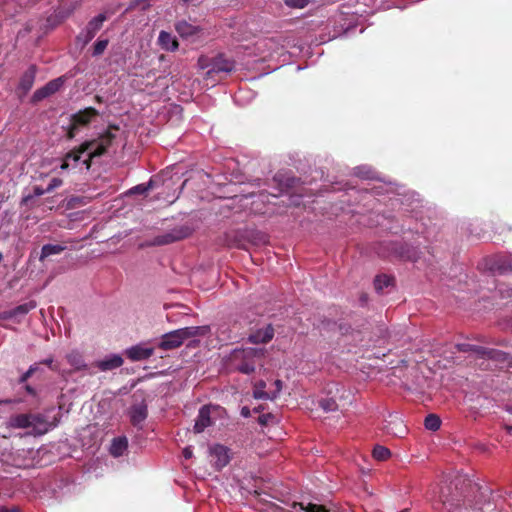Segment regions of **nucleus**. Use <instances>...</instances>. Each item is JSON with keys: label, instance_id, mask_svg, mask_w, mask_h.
Wrapping results in <instances>:
<instances>
[{"label": "nucleus", "instance_id": "nucleus-1", "mask_svg": "<svg viewBox=\"0 0 512 512\" xmlns=\"http://www.w3.org/2000/svg\"><path fill=\"white\" fill-rule=\"evenodd\" d=\"M265 356L262 348H236L227 357V368L242 374H251Z\"/></svg>", "mask_w": 512, "mask_h": 512}, {"label": "nucleus", "instance_id": "nucleus-2", "mask_svg": "<svg viewBox=\"0 0 512 512\" xmlns=\"http://www.w3.org/2000/svg\"><path fill=\"white\" fill-rule=\"evenodd\" d=\"M210 332L209 326H191L177 329L162 335L157 347L168 351L180 347L185 340L196 336H205Z\"/></svg>", "mask_w": 512, "mask_h": 512}, {"label": "nucleus", "instance_id": "nucleus-3", "mask_svg": "<svg viewBox=\"0 0 512 512\" xmlns=\"http://www.w3.org/2000/svg\"><path fill=\"white\" fill-rule=\"evenodd\" d=\"M226 243L230 247L247 249L248 244L260 245L267 241V235L255 229L232 230L225 234Z\"/></svg>", "mask_w": 512, "mask_h": 512}, {"label": "nucleus", "instance_id": "nucleus-4", "mask_svg": "<svg viewBox=\"0 0 512 512\" xmlns=\"http://www.w3.org/2000/svg\"><path fill=\"white\" fill-rule=\"evenodd\" d=\"M118 130L119 126L110 124L107 130L102 135H100L98 139L92 140L93 142H96V144L90 149L88 158L83 161L86 169H90L93 158L99 157L106 153L107 149L111 146L116 138V135L113 133V131Z\"/></svg>", "mask_w": 512, "mask_h": 512}, {"label": "nucleus", "instance_id": "nucleus-5", "mask_svg": "<svg viewBox=\"0 0 512 512\" xmlns=\"http://www.w3.org/2000/svg\"><path fill=\"white\" fill-rule=\"evenodd\" d=\"M192 233L193 229L189 225L176 226L169 232L156 236L152 241V245L162 246L171 244L189 237Z\"/></svg>", "mask_w": 512, "mask_h": 512}, {"label": "nucleus", "instance_id": "nucleus-6", "mask_svg": "<svg viewBox=\"0 0 512 512\" xmlns=\"http://www.w3.org/2000/svg\"><path fill=\"white\" fill-rule=\"evenodd\" d=\"M106 19L107 16L105 13H100L98 16L91 19L86 28L77 35L76 42L81 44L82 47H85L95 37Z\"/></svg>", "mask_w": 512, "mask_h": 512}, {"label": "nucleus", "instance_id": "nucleus-7", "mask_svg": "<svg viewBox=\"0 0 512 512\" xmlns=\"http://www.w3.org/2000/svg\"><path fill=\"white\" fill-rule=\"evenodd\" d=\"M99 115V112L93 107H87L83 110L78 111L71 117V124L68 129L67 136L72 139L79 126H84L90 123V121Z\"/></svg>", "mask_w": 512, "mask_h": 512}, {"label": "nucleus", "instance_id": "nucleus-8", "mask_svg": "<svg viewBox=\"0 0 512 512\" xmlns=\"http://www.w3.org/2000/svg\"><path fill=\"white\" fill-rule=\"evenodd\" d=\"M211 462L217 471L222 470L231 460L230 449L222 444H215L209 449Z\"/></svg>", "mask_w": 512, "mask_h": 512}, {"label": "nucleus", "instance_id": "nucleus-9", "mask_svg": "<svg viewBox=\"0 0 512 512\" xmlns=\"http://www.w3.org/2000/svg\"><path fill=\"white\" fill-rule=\"evenodd\" d=\"M64 81L65 80L63 77H58L56 79L49 81L43 87L38 88L31 97V103L36 104L48 98L49 96L55 94L63 86Z\"/></svg>", "mask_w": 512, "mask_h": 512}, {"label": "nucleus", "instance_id": "nucleus-10", "mask_svg": "<svg viewBox=\"0 0 512 512\" xmlns=\"http://www.w3.org/2000/svg\"><path fill=\"white\" fill-rule=\"evenodd\" d=\"M218 409L219 407L214 405H204L201 407L195 421L194 432L201 433L207 427L212 426L214 424L212 415L217 412Z\"/></svg>", "mask_w": 512, "mask_h": 512}, {"label": "nucleus", "instance_id": "nucleus-11", "mask_svg": "<svg viewBox=\"0 0 512 512\" xmlns=\"http://www.w3.org/2000/svg\"><path fill=\"white\" fill-rule=\"evenodd\" d=\"M32 418V428L30 434L34 436L44 435L58 424L57 418H54V421L50 422L46 416L41 413H32Z\"/></svg>", "mask_w": 512, "mask_h": 512}, {"label": "nucleus", "instance_id": "nucleus-12", "mask_svg": "<svg viewBox=\"0 0 512 512\" xmlns=\"http://www.w3.org/2000/svg\"><path fill=\"white\" fill-rule=\"evenodd\" d=\"M275 334L272 324H267L263 328L252 331L248 337V341L253 344H266L269 343Z\"/></svg>", "mask_w": 512, "mask_h": 512}, {"label": "nucleus", "instance_id": "nucleus-13", "mask_svg": "<svg viewBox=\"0 0 512 512\" xmlns=\"http://www.w3.org/2000/svg\"><path fill=\"white\" fill-rule=\"evenodd\" d=\"M148 416V407L145 401L133 404L129 409L130 422L134 427L141 428V424Z\"/></svg>", "mask_w": 512, "mask_h": 512}, {"label": "nucleus", "instance_id": "nucleus-14", "mask_svg": "<svg viewBox=\"0 0 512 512\" xmlns=\"http://www.w3.org/2000/svg\"><path fill=\"white\" fill-rule=\"evenodd\" d=\"M384 430L387 434H390V435H393L396 437H403L407 432V428H406L403 420L397 414H393V415L389 416V420L386 421Z\"/></svg>", "mask_w": 512, "mask_h": 512}, {"label": "nucleus", "instance_id": "nucleus-15", "mask_svg": "<svg viewBox=\"0 0 512 512\" xmlns=\"http://www.w3.org/2000/svg\"><path fill=\"white\" fill-rule=\"evenodd\" d=\"M96 144V142L93 141H85L82 143L78 148H75L68 152L63 160V163L61 164L62 169H67L69 167V161H73L74 163H77L82 154L85 152H90V149Z\"/></svg>", "mask_w": 512, "mask_h": 512}, {"label": "nucleus", "instance_id": "nucleus-16", "mask_svg": "<svg viewBox=\"0 0 512 512\" xmlns=\"http://www.w3.org/2000/svg\"><path fill=\"white\" fill-rule=\"evenodd\" d=\"M154 353V348L142 345H135L128 348L125 352L131 361H142L150 358Z\"/></svg>", "mask_w": 512, "mask_h": 512}, {"label": "nucleus", "instance_id": "nucleus-17", "mask_svg": "<svg viewBox=\"0 0 512 512\" xmlns=\"http://www.w3.org/2000/svg\"><path fill=\"white\" fill-rule=\"evenodd\" d=\"M37 73L36 65H31L21 76L18 89L26 94L33 87Z\"/></svg>", "mask_w": 512, "mask_h": 512}, {"label": "nucleus", "instance_id": "nucleus-18", "mask_svg": "<svg viewBox=\"0 0 512 512\" xmlns=\"http://www.w3.org/2000/svg\"><path fill=\"white\" fill-rule=\"evenodd\" d=\"M175 29L182 38L194 36L200 31V28L198 26H195L187 22L186 20L178 21L175 24Z\"/></svg>", "mask_w": 512, "mask_h": 512}, {"label": "nucleus", "instance_id": "nucleus-19", "mask_svg": "<svg viewBox=\"0 0 512 512\" xmlns=\"http://www.w3.org/2000/svg\"><path fill=\"white\" fill-rule=\"evenodd\" d=\"M32 413L17 414L10 418V425L13 428H32Z\"/></svg>", "mask_w": 512, "mask_h": 512}, {"label": "nucleus", "instance_id": "nucleus-20", "mask_svg": "<svg viewBox=\"0 0 512 512\" xmlns=\"http://www.w3.org/2000/svg\"><path fill=\"white\" fill-rule=\"evenodd\" d=\"M122 365H123V359L120 355H112L111 357L106 358L101 361H98L96 363V366L101 371L113 370V369L119 368Z\"/></svg>", "mask_w": 512, "mask_h": 512}, {"label": "nucleus", "instance_id": "nucleus-21", "mask_svg": "<svg viewBox=\"0 0 512 512\" xmlns=\"http://www.w3.org/2000/svg\"><path fill=\"white\" fill-rule=\"evenodd\" d=\"M493 269L500 273L512 271V255L497 256L494 261Z\"/></svg>", "mask_w": 512, "mask_h": 512}, {"label": "nucleus", "instance_id": "nucleus-22", "mask_svg": "<svg viewBox=\"0 0 512 512\" xmlns=\"http://www.w3.org/2000/svg\"><path fill=\"white\" fill-rule=\"evenodd\" d=\"M128 448V440L126 437L114 438L110 446V454L114 457H120Z\"/></svg>", "mask_w": 512, "mask_h": 512}, {"label": "nucleus", "instance_id": "nucleus-23", "mask_svg": "<svg viewBox=\"0 0 512 512\" xmlns=\"http://www.w3.org/2000/svg\"><path fill=\"white\" fill-rule=\"evenodd\" d=\"M234 69V62L222 57L217 58L211 70L208 71V74L212 72H231Z\"/></svg>", "mask_w": 512, "mask_h": 512}, {"label": "nucleus", "instance_id": "nucleus-24", "mask_svg": "<svg viewBox=\"0 0 512 512\" xmlns=\"http://www.w3.org/2000/svg\"><path fill=\"white\" fill-rule=\"evenodd\" d=\"M159 42L168 51H175L178 49V41L172 37L168 32L161 31L159 34Z\"/></svg>", "mask_w": 512, "mask_h": 512}, {"label": "nucleus", "instance_id": "nucleus-25", "mask_svg": "<svg viewBox=\"0 0 512 512\" xmlns=\"http://www.w3.org/2000/svg\"><path fill=\"white\" fill-rule=\"evenodd\" d=\"M36 307V303L34 301H30L21 305H18L17 307L11 309L14 320L17 323L21 322V318L24 317L26 314H28L32 309Z\"/></svg>", "mask_w": 512, "mask_h": 512}, {"label": "nucleus", "instance_id": "nucleus-26", "mask_svg": "<svg viewBox=\"0 0 512 512\" xmlns=\"http://www.w3.org/2000/svg\"><path fill=\"white\" fill-rule=\"evenodd\" d=\"M66 360L75 370H83L87 367L82 354L78 351L68 353Z\"/></svg>", "mask_w": 512, "mask_h": 512}, {"label": "nucleus", "instance_id": "nucleus-27", "mask_svg": "<svg viewBox=\"0 0 512 512\" xmlns=\"http://www.w3.org/2000/svg\"><path fill=\"white\" fill-rule=\"evenodd\" d=\"M66 249V246L60 244H45L42 246L40 261H43L45 258L62 253Z\"/></svg>", "mask_w": 512, "mask_h": 512}, {"label": "nucleus", "instance_id": "nucleus-28", "mask_svg": "<svg viewBox=\"0 0 512 512\" xmlns=\"http://www.w3.org/2000/svg\"><path fill=\"white\" fill-rule=\"evenodd\" d=\"M266 383L263 380L258 381L254 385L253 396L256 399H274L276 394L270 395L265 391Z\"/></svg>", "mask_w": 512, "mask_h": 512}, {"label": "nucleus", "instance_id": "nucleus-29", "mask_svg": "<svg viewBox=\"0 0 512 512\" xmlns=\"http://www.w3.org/2000/svg\"><path fill=\"white\" fill-rule=\"evenodd\" d=\"M353 174L364 180H370L375 178L374 170L367 165L355 167L353 169Z\"/></svg>", "mask_w": 512, "mask_h": 512}, {"label": "nucleus", "instance_id": "nucleus-30", "mask_svg": "<svg viewBox=\"0 0 512 512\" xmlns=\"http://www.w3.org/2000/svg\"><path fill=\"white\" fill-rule=\"evenodd\" d=\"M393 279L388 275L377 276L374 280L375 289L380 292L383 289L392 285Z\"/></svg>", "mask_w": 512, "mask_h": 512}, {"label": "nucleus", "instance_id": "nucleus-31", "mask_svg": "<svg viewBox=\"0 0 512 512\" xmlns=\"http://www.w3.org/2000/svg\"><path fill=\"white\" fill-rule=\"evenodd\" d=\"M372 454L373 457L379 461L387 460L391 456L390 450L382 445H376Z\"/></svg>", "mask_w": 512, "mask_h": 512}, {"label": "nucleus", "instance_id": "nucleus-32", "mask_svg": "<svg viewBox=\"0 0 512 512\" xmlns=\"http://www.w3.org/2000/svg\"><path fill=\"white\" fill-rule=\"evenodd\" d=\"M424 425L426 429L436 431L440 428L441 420L437 415L430 414L425 418Z\"/></svg>", "mask_w": 512, "mask_h": 512}, {"label": "nucleus", "instance_id": "nucleus-33", "mask_svg": "<svg viewBox=\"0 0 512 512\" xmlns=\"http://www.w3.org/2000/svg\"><path fill=\"white\" fill-rule=\"evenodd\" d=\"M109 44L108 39H98L93 46V56H100Z\"/></svg>", "mask_w": 512, "mask_h": 512}, {"label": "nucleus", "instance_id": "nucleus-34", "mask_svg": "<svg viewBox=\"0 0 512 512\" xmlns=\"http://www.w3.org/2000/svg\"><path fill=\"white\" fill-rule=\"evenodd\" d=\"M274 180L279 183L280 191L283 192L284 190L292 187L294 185L295 179L294 178H287L286 183H283L282 175L277 174L274 177Z\"/></svg>", "mask_w": 512, "mask_h": 512}, {"label": "nucleus", "instance_id": "nucleus-35", "mask_svg": "<svg viewBox=\"0 0 512 512\" xmlns=\"http://www.w3.org/2000/svg\"><path fill=\"white\" fill-rule=\"evenodd\" d=\"M309 2L310 0H284L286 6L297 9L305 8Z\"/></svg>", "mask_w": 512, "mask_h": 512}, {"label": "nucleus", "instance_id": "nucleus-36", "mask_svg": "<svg viewBox=\"0 0 512 512\" xmlns=\"http://www.w3.org/2000/svg\"><path fill=\"white\" fill-rule=\"evenodd\" d=\"M338 405L334 398H330L327 400H322V410L327 412L336 411Z\"/></svg>", "mask_w": 512, "mask_h": 512}, {"label": "nucleus", "instance_id": "nucleus-37", "mask_svg": "<svg viewBox=\"0 0 512 512\" xmlns=\"http://www.w3.org/2000/svg\"><path fill=\"white\" fill-rule=\"evenodd\" d=\"M41 365H46L52 371H59V364L54 362L53 357L46 358L40 361Z\"/></svg>", "mask_w": 512, "mask_h": 512}, {"label": "nucleus", "instance_id": "nucleus-38", "mask_svg": "<svg viewBox=\"0 0 512 512\" xmlns=\"http://www.w3.org/2000/svg\"><path fill=\"white\" fill-rule=\"evenodd\" d=\"M151 187V183L145 184H139L135 187H133L130 192L134 194H144L146 193Z\"/></svg>", "mask_w": 512, "mask_h": 512}, {"label": "nucleus", "instance_id": "nucleus-39", "mask_svg": "<svg viewBox=\"0 0 512 512\" xmlns=\"http://www.w3.org/2000/svg\"><path fill=\"white\" fill-rule=\"evenodd\" d=\"M63 184L62 179L60 178H53L48 186L45 188V191H48L49 193L52 192L54 189L60 187Z\"/></svg>", "mask_w": 512, "mask_h": 512}, {"label": "nucleus", "instance_id": "nucleus-40", "mask_svg": "<svg viewBox=\"0 0 512 512\" xmlns=\"http://www.w3.org/2000/svg\"><path fill=\"white\" fill-rule=\"evenodd\" d=\"M297 506H299V508L301 510H304L305 512H320V505L317 504H309L307 509L304 508L302 503H295L294 508H296Z\"/></svg>", "mask_w": 512, "mask_h": 512}, {"label": "nucleus", "instance_id": "nucleus-41", "mask_svg": "<svg viewBox=\"0 0 512 512\" xmlns=\"http://www.w3.org/2000/svg\"><path fill=\"white\" fill-rule=\"evenodd\" d=\"M15 319L12 310L3 311L0 313V326H3L2 321Z\"/></svg>", "mask_w": 512, "mask_h": 512}, {"label": "nucleus", "instance_id": "nucleus-42", "mask_svg": "<svg viewBox=\"0 0 512 512\" xmlns=\"http://www.w3.org/2000/svg\"><path fill=\"white\" fill-rule=\"evenodd\" d=\"M15 319L12 310L3 311L0 313V326H3L2 321Z\"/></svg>", "mask_w": 512, "mask_h": 512}, {"label": "nucleus", "instance_id": "nucleus-43", "mask_svg": "<svg viewBox=\"0 0 512 512\" xmlns=\"http://www.w3.org/2000/svg\"><path fill=\"white\" fill-rule=\"evenodd\" d=\"M273 415L270 413L260 415L258 418V422L261 425H268V423L273 419Z\"/></svg>", "mask_w": 512, "mask_h": 512}, {"label": "nucleus", "instance_id": "nucleus-44", "mask_svg": "<svg viewBox=\"0 0 512 512\" xmlns=\"http://www.w3.org/2000/svg\"><path fill=\"white\" fill-rule=\"evenodd\" d=\"M440 501L442 502V504L444 505V507L449 511V512H454L456 510V505H454L453 503H451L450 501H448L447 499H444V497L441 495L440 496Z\"/></svg>", "mask_w": 512, "mask_h": 512}, {"label": "nucleus", "instance_id": "nucleus-45", "mask_svg": "<svg viewBox=\"0 0 512 512\" xmlns=\"http://www.w3.org/2000/svg\"><path fill=\"white\" fill-rule=\"evenodd\" d=\"M32 375L33 369L28 368V370L20 376L18 380L19 384H25Z\"/></svg>", "mask_w": 512, "mask_h": 512}, {"label": "nucleus", "instance_id": "nucleus-46", "mask_svg": "<svg viewBox=\"0 0 512 512\" xmlns=\"http://www.w3.org/2000/svg\"><path fill=\"white\" fill-rule=\"evenodd\" d=\"M343 30L342 29H339V30H336L334 31V33L332 35H329L327 37V39L324 37V35L322 34V44L325 42V41H330L338 36H340L342 34Z\"/></svg>", "mask_w": 512, "mask_h": 512}, {"label": "nucleus", "instance_id": "nucleus-47", "mask_svg": "<svg viewBox=\"0 0 512 512\" xmlns=\"http://www.w3.org/2000/svg\"><path fill=\"white\" fill-rule=\"evenodd\" d=\"M33 193L35 196H42L45 193H49L48 191H45V189L41 188L40 186H35L33 188Z\"/></svg>", "mask_w": 512, "mask_h": 512}, {"label": "nucleus", "instance_id": "nucleus-48", "mask_svg": "<svg viewBox=\"0 0 512 512\" xmlns=\"http://www.w3.org/2000/svg\"><path fill=\"white\" fill-rule=\"evenodd\" d=\"M24 389L31 396H33V397L37 396L36 390L31 385L25 384Z\"/></svg>", "mask_w": 512, "mask_h": 512}, {"label": "nucleus", "instance_id": "nucleus-49", "mask_svg": "<svg viewBox=\"0 0 512 512\" xmlns=\"http://www.w3.org/2000/svg\"><path fill=\"white\" fill-rule=\"evenodd\" d=\"M183 456H184V458H185V459H190V458H192V456H193V452H192V450H191V448H190V447H186V448L183 450Z\"/></svg>", "mask_w": 512, "mask_h": 512}, {"label": "nucleus", "instance_id": "nucleus-50", "mask_svg": "<svg viewBox=\"0 0 512 512\" xmlns=\"http://www.w3.org/2000/svg\"><path fill=\"white\" fill-rule=\"evenodd\" d=\"M40 366H41V363L40 362H36L34 364H32L29 369H33V374H35L36 372L40 371Z\"/></svg>", "mask_w": 512, "mask_h": 512}, {"label": "nucleus", "instance_id": "nucleus-51", "mask_svg": "<svg viewBox=\"0 0 512 512\" xmlns=\"http://www.w3.org/2000/svg\"><path fill=\"white\" fill-rule=\"evenodd\" d=\"M489 355H490V357H493V358H494V357H495V358H500V357L504 356V354H503V353H501V352H497V351H490V352H489Z\"/></svg>", "mask_w": 512, "mask_h": 512}, {"label": "nucleus", "instance_id": "nucleus-52", "mask_svg": "<svg viewBox=\"0 0 512 512\" xmlns=\"http://www.w3.org/2000/svg\"><path fill=\"white\" fill-rule=\"evenodd\" d=\"M274 384H275V386H276V388H277V391H276V393H275V394H277L278 392H280V390H281V388H282V381H281V380H276V381L274 382Z\"/></svg>", "mask_w": 512, "mask_h": 512}, {"label": "nucleus", "instance_id": "nucleus-53", "mask_svg": "<svg viewBox=\"0 0 512 512\" xmlns=\"http://www.w3.org/2000/svg\"><path fill=\"white\" fill-rule=\"evenodd\" d=\"M241 414L244 416V417H248L250 415V411H249V408L247 407H243L242 410H241Z\"/></svg>", "mask_w": 512, "mask_h": 512}, {"label": "nucleus", "instance_id": "nucleus-54", "mask_svg": "<svg viewBox=\"0 0 512 512\" xmlns=\"http://www.w3.org/2000/svg\"><path fill=\"white\" fill-rule=\"evenodd\" d=\"M468 347H469L468 344H461V345H459V349L462 350V351H467Z\"/></svg>", "mask_w": 512, "mask_h": 512}, {"label": "nucleus", "instance_id": "nucleus-55", "mask_svg": "<svg viewBox=\"0 0 512 512\" xmlns=\"http://www.w3.org/2000/svg\"><path fill=\"white\" fill-rule=\"evenodd\" d=\"M8 512H21L18 507L8 508Z\"/></svg>", "mask_w": 512, "mask_h": 512}, {"label": "nucleus", "instance_id": "nucleus-56", "mask_svg": "<svg viewBox=\"0 0 512 512\" xmlns=\"http://www.w3.org/2000/svg\"><path fill=\"white\" fill-rule=\"evenodd\" d=\"M95 101H96L97 103H102V102H103V98H102L101 96H99V95H96V96H95Z\"/></svg>", "mask_w": 512, "mask_h": 512}, {"label": "nucleus", "instance_id": "nucleus-57", "mask_svg": "<svg viewBox=\"0 0 512 512\" xmlns=\"http://www.w3.org/2000/svg\"><path fill=\"white\" fill-rule=\"evenodd\" d=\"M505 429H506L507 433H508V434H510V435L512 436V426L507 425V426L505 427Z\"/></svg>", "mask_w": 512, "mask_h": 512}, {"label": "nucleus", "instance_id": "nucleus-58", "mask_svg": "<svg viewBox=\"0 0 512 512\" xmlns=\"http://www.w3.org/2000/svg\"><path fill=\"white\" fill-rule=\"evenodd\" d=\"M0 512H8V508H6V507H0Z\"/></svg>", "mask_w": 512, "mask_h": 512}, {"label": "nucleus", "instance_id": "nucleus-59", "mask_svg": "<svg viewBox=\"0 0 512 512\" xmlns=\"http://www.w3.org/2000/svg\"><path fill=\"white\" fill-rule=\"evenodd\" d=\"M507 410L512 413V404L508 406Z\"/></svg>", "mask_w": 512, "mask_h": 512}, {"label": "nucleus", "instance_id": "nucleus-60", "mask_svg": "<svg viewBox=\"0 0 512 512\" xmlns=\"http://www.w3.org/2000/svg\"><path fill=\"white\" fill-rule=\"evenodd\" d=\"M322 512H329L324 505H322Z\"/></svg>", "mask_w": 512, "mask_h": 512}]
</instances>
